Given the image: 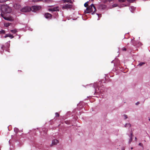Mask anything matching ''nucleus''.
I'll use <instances>...</instances> for the list:
<instances>
[{
    "instance_id": "nucleus-1",
    "label": "nucleus",
    "mask_w": 150,
    "mask_h": 150,
    "mask_svg": "<svg viewBox=\"0 0 150 150\" xmlns=\"http://www.w3.org/2000/svg\"><path fill=\"white\" fill-rule=\"evenodd\" d=\"M101 83V82H99L98 83L97 82L93 84H91L89 85L92 86L95 89V93H102L103 91L102 89H100V86Z\"/></svg>"
},
{
    "instance_id": "nucleus-2",
    "label": "nucleus",
    "mask_w": 150,
    "mask_h": 150,
    "mask_svg": "<svg viewBox=\"0 0 150 150\" xmlns=\"http://www.w3.org/2000/svg\"><path fill=\"white\" fill-rule=\"evenodd\" d=\"M1 10L2 13H9L11 11L10 7L7 6H3L1 7Z\"/></svg>"
},
{
    "instance_id": "nucleus-3",
    "label": "nucleus",
    "mask_w": 150,
    "mask_h": 150,
    "mask_svg": "<svg viewBox=\"0 0 150 150\" xmlns=\"http://www.w3.org/2000/svg\"><path fill=\"white\" fill-rule=\"evenodd\" d=\"M31 10L30 7L28 6H25L21 9V11L24 12H26L30 11Z\"/></svg>"
},
{
    "instance_id": "nucleus-4",
    "label": "nucleus",
    "mask_w": 150,
    "mask_h": 150,
    "mask_svg": "<svg viewBox=\"0 0 150 150\" xmlns=\"http://www.w3.org/2000/svg\"><path fill=\"white\" fill-rule=\"evenodd\" d=\"M41 8L40 6H32L31 7V10L33 11H35L37 10H39Z\"/></svg>"
},
{
    "instance_id": "nucleus-5",
    "label": "nucleus",
    "mask_w": 150,
    "mask_h": 150,
    "mask_svg": "<svg viewBox=\"0 0 150 150\" xmlns=\"http://www.w3.org/2000/svg\"><path fill=\"white\" fill-rule=\"evenodd\" d=\"M72 7V5L71 4H66L64 5L62 8L64 9H68L71 8Z\"/></svg>"
},
{
    "instance_id": "nucleus-6",
    "label": "nucleus",
    "mask_w": 150,
    "mask_h": 150,
    "mask_svg": "<svg viewBox=\"0 0 150 150\" xmlns=\"http://www.w3.org/2000/svg\"><path fill=\"white\" fill-rule=\"evenodd\" d=\"M13 7L15 9L17 10L21 9V6L18 3L14 4Z\"/></svg>"
},
{
    "instance_id": "nucleus-7",
    "label": "nucleus",
    "mask_w": 150,
    "mask_h": 150,
    "mask_svg": "<svg viewBox=\"0 0 150 150\" xmlns=\"http://www.w3.org/2000/svg\"><path fill=\"white\" fill-rule=\"evenodd\" d=\"M44 16L46 18L50 19L51 18L52 15L49 13H47L44 14Z\"/></svg>"
},
{
    "instance_id": "nucleus-8",
    "label": "nucleus",
    "mask_w": 150,
    "mask_h": 150,
    "mask_svg": "<svg viewBox=\"0 0 150 150\" xmlns=\"http://www.w3.org/2000/svg\"><path fill=\"white\" fill-rule=\"evenodd\" d=\"M88 8H89V11H84V13H90L92 12L93 11V9H92V6H91V5L90 6L88 7Z\"/></svg>"
},
{
    "instance_id": "nucleus-9",
    "label": "nucleus",
    "mask_w": 150,
    "mask_h": 150,
    "mask_svg": "<svg viewBox=\"0 0 150 150\" xmlns=\"http://www.w3.org/2000/svg\"><path fill=\"white\" fill-rule=\"evenodd\" d=\"M59 142V141L57 139L53 140L52 141V145H55Z\"/></svg>"
},
{
    "instance_id": "nucleus-10",
    "label": "nucleus",
    "mask_w": 150,
    "mask_h": 150,
    "mask_svg": "<svg viewBox=\"0 0 150 150\" xmlns=\"http://www.w3.org/2000/svg\"><path fill=\"white\" fill-rule=\"evenodd\" d=\"M63 1L64 3H72L73 0H63Z\"/></svg>"
},
{
    "instance_id": "nucleus-11",
    "label": "nucleus",
    "mask_w": 150,
    "mask_h": 150,
    "mask_svg": "<svg viewBox=\"0 0 150 150\" xmlns=\"http://www.w3.org/2000/svg\"><path fill=\"white\" fill-rule=\"evenodd\" d=\"M8 37H9L11 39H12L14 37V36L10 34H6L4 36V37L5 38H6Z\"/></svg>"
},
{
    "instance_id": "nucleus-12",
    "label": "nucleus",
    "mask_w": 150,
    "mask_h": 150,
    "mask_svg": "<svg viewBox=\"0 0 150 150\" xmlns=\"http://www.w3.org/2000/svg\"><path fill=\"white\" fill-rule=\"evenodd\" d=\"M100 8L101 9H102L104 10L106 8V6L105 5L101 4L100 5Z\"/></svg>"
},
{
    "instance_id": "nucleus-13",
    "label": "nucleus",
    "mask_w": 150,
    "mask_h": 150,
    "mask_svg": "<svg viewBox=\"0 0 150 150\" xmlns=\"http://www.w3.org/2000/svg\"><path fill=\"white\" fill-rule=\"evenodd\" d=\"M129 9L131 12L133 13V11L135 10V8L133 6H131L130 7Z\"/></svg>"
},
{
    "instance_id": "nucleus-14",
    "label": "nucleus",
    "mask_w": 150,
    "mask_h": 150,
    "mask_svg": "<svg viewBox=\"0 0 150 150\" xmlns=\"http://www.w3.org/2000/svg\"><path fill=\"white\" fill-rule=\"evenodd\" d=\"M1 16L3 17L4 19L7 20H9V18H8L7 17L5 16H4V15L2 13H1Z\"/></svg>"
},
{
    "instance_id": "nucleus-15",
    "label": "nucleus",
    "mask_w": 150,
    "mask_h": 150,
    "mask_svg": "<svg viewBox=\"0 0 150 150\" xmlns=\"http://www.w3.org/2000/svg\"><path fill=\"white\" fill-rule=\"evenodd\" d=\"M133 135V134L132 133H131L130 135L129 136L130 139L129 140V143H130L131 142L132 140V136Z\"/></svg>"
},
{
    "instance_id": "nucleus-16",
    "label": "nucleus",
    "mask_w": 150,
    "mask_h": 150,
    "mask_svg": "<svg viewBox=\"0 0 150 150\" xmlns=\"http://www.w3.org/2000/svg\"><path fill=\"white\" fill-rule=\"evenodd\" d=\"M131 125L130 123H126L125 125V127H128L129 128L131 127Z\"/></svg>"
},
{
    "instance_id": "nucleus-17",
    "label": "nucleus",
    "mask_w": 150,
    "mask_h": 150,
    "mask_svg": "<svg viewBox=\"0 0 150 150\" xmlns=\"http://www.w3.org/2000/svg\"><path fill=\"white\" fill-rule=\"evenodd\" d=\"M117 6H118V5L117 4H114L112 5L110 7V8H114V7H117Z\"/></svg>"
},
{
    "instance_id": "nucleus-18",
    "label": "nucleus",
    "mask_w": 150,
    "mask_h": 150,
    "mask_svg": "<svg viewBox=\"0 0 150 150\" xmlns=\"http://www.w3.org/2000/svg\"><path fill=\"white\" fill-rule=\"evenodd\" d=\"M10 31L13 33H15L18 31L16 29L11 30Z\"/></svg>"
},
{
    "instance_id": "nucleus-19",
    "label": "nucleus",
    "mask_w": 150,
    "mask_h": 150,
    "mask_svg": "<svg viewBox=\"0 0 150 150\" xmlns=\"http://www.w3.org/2000/svg\"><path fill=\"white\" fill-rule=\"evenodd\" d=\"M19 131L18 129L16 127H15L14 128V131L16 133V134H17Z\"/></svg>"
},
{
    "instance_id": "nucleus-20",
    "label": "nucleus",
    "mask_w": 150,
    "mask_h": 150,
    "mask_svg": "<svg viewBox=\"0 0 150 150\" xmlns=\"http://www.w3.org/2000/svg\"><path fill=\"white\" fill-rule=\"evenodd\" d=\"M10 42V41H9V42H7L6 43V46L7 48H8L10 46V45L9 44Z\"/></svg>"
},
{
    "instance_id": "nucleus-21",
    "label": "nucleus",
    "mask_w": 150,
    "mask_h": 150,
    "mask_svg": "<svg viewBox=\"0 0 150 150\" xmlns=\"http://www.w3.org/2000/svg\"><path fill=\"white\" fill-rule=\"evenodd\" d=\"M145 64V63L144 62H140L139 64L138 65V66H142L143 64Z\"/></svg>"
},
{
    "instance_id": "nucleus-22",
    "label": "nucleus",
    "mask_w": 150,
    "mask_h": 150,
    "mask_svg": "<svg viewBox=\"0 0 150 150\" xmlns=\"http://www.w3.org/2000/svg\"><path fill=\"white\" fill-rule=\"evenodd\" d=\"M56 9V8H53L51 9L50 10L52 11H54L57 10Z\"/></svg>"
},
{
    "instance_id": "nucleus-23",
    "label": "nucleus",
    "mask_w": 150,
    "mask_h": 150,
    "mask_svg": "<svg viewBox=\"0 0 150 150\" xmlns=\"http://www.w3.org/2000/svg\"><path fill=\"white\" fill-rule=\"evenodd\" d=\"M5 33V31L3 30H1L0 31V34H4Z\"/></svg>"
},
{
    "instance_id": "nucleus-24",
    "label": "nucleus",
    "mask_w": 150,
    "mask_h": 150,
    "mask_svg": "<svg viewBox=\"0 0 150 150\" xmlns=\"http://www.w3.org/2000/svg\"><path fill=\"white\" fill-rule=\"evenodd\" d=\"M10 23H5L4 24V26L6 27H8L10 25Z\"/></svg>"
},
{
    "instance_id": "nucleus-25",
    "label": "nucleus",
    "mask_w": 150,
    "mask_h": 150,
    "mask_svg": "<svg viewBox=\"0 0 150 150\" xmlns=\"http://www.w3.org/2000/svg\"><path fill=\"white\" fill-rule=\"evenodd\" d=\"M139 145L142 147V149H144V146H143V145L142 143H140L139 144Z\"/></svg>"
},
{
    "instance_id": "nucleus-26",
    "label": "nucleus",
    "mask_w": 150,
    "mask_h": 150,
    "mask_svg": "<svg viewBox=\"0 0 150 150\" xmlns=\"http://www.w3.org/2000/svg\"><path fill=\"white\" fill-rule=\"evenodd\" d=\"M8 0H0V3H4Z\"/></svg>"
},
{
    "instance_id": "nucleus-27",
    "label": "nucleus",
    "mask_w": 150,
    "mask_h": 150,
    "mask_svg": "<svg viewBox=\"0 0 150 150\" xmlns=\"http://www.w3.org/2000/svg\"><path fill=\"white\" fill-rule=\"evenodd\" d=\"M96 14L98 15V20H99V18H100L101 17V14H98V13H96Z\"/></svg>"
},
{
    "instance_id": "nucleus-28",
    "label": "nucleus",
    "mask_w": 150,
    "mask_h": 150,
    "mask_svg": "<svg viewBox=\"0 0 150 150\" xmlns=\"http://www.w3.org/2000/svg\"><path fill=\"white\" fill-rule=\"evenodd\" d=\"M88 2V1H87V2H86V3H85V4H84V6L86 7L88 6V4H87V3Z\"/></svg>"
},
{
    "instance_id": "nucleus-29",
    "label": "nucleus",
    "mask_w": 150,
    "mask_h": 150,
    "mask_svg": "<svg viewBox=\"0 0 150 150\" xmlns=\"http://www.w3.org/2000/svg\"><path fill=\"white\" fill-rule=\"evenodd\" d=\"M91 6H92V7H93V8L95 9L94 12L96 11V7H95V6H94V4H91Z\"/></svg>"
},
{
    "instance_id": "nucleus-30",
    "label": "nucleus",
    "mask_w": 150,
    "mask_h": 150,
    "mask_svg": "<svg viewBox=\"0 0 150 150\" xmlns=\"http://www.w3.org/2000/svg\"><path fill=\"white\" fill-rule=\"evenodd\" d=\"M55 116L56 117H58L59 116V114L58 112H56L55 113Z\"/></svg>"
},
{
    "instance_id": "nucleus-31",
    "label": "nucleus",
    "mask_w": 150,
    "mask_h": 150,
    "mask_svg": "<svg viewBox=\"0 0 150 150\" xmlns=\"http://www.w3.org/2000/svg\"><path fill=\"white\" fill-rule=\"evenodd\" d=\"M127 0H118V1L120 2H122L125 1Z\"/></svg>"
},
{
    "instance_id": "nucleus-32",
    "label": "nucleus",
    "mask_w": 150,
    "mask_h": 150,
    "mask_svg": "<svg viewBox=\"0 0 150 150\" xmlns=\"http://www.w3.org/2000/svg\"><path fill=\"white\" fill-rule=\"evenodd\" d=\"M43 132H44V133H46V132H47V130H45V129H42Z\"/></svg>"
},
{
    "instance_id": "nucleus-33",
    "label": "nucleus",
    "mask_w": 150,
    "mask_h": 150,
    "mask_svg": "<svg viewBox=\"0 0 150 150\" xmlns=\"http://www.w3.org/2000/svg\"><path fill=\"white\" fill-rule=\"evenodd\" d=\"M126 6H127L126 5H125L124 4H123L122 5H121L120 6H119V7L120 8H121V7H122Z\"/></svg>"
},
{
    "instance_id": "nucleus-34",
    "label": "nucleus",
    "mask_w": 150,
    "mask_h": 150,
    "mask_svg": "<svg viewBox=\"0 0 150 150\" xmlns=\"http://www.w3.org/2000/svg\"><path fill=\"white\" fill-rule=\"evenodd\" d=\"M124 117H125V119H126L127 118V115H124Z\"/></svg>"
},
{
    "instance_id": "nucleus-35",
    "label": "nucleus",
    "mask_w": 150,
    "mask_h": 150,
    "mask_svg": "<svg viewBox=\"0 0 150 150\" xmlns=\"http://www.w3.org/2000/svg\"><path fill=\"white\" fill-rule=\"evenodd\" d=\"M4 46H2L1 47V49H2V51L3 52L4 51V50H3V48H4ZM1 52L2 53V51H1Z\"/></svg>"
},
{
    "instance_id": "nucleus-36",
    "label": "nucleus",
    "mask_w": 150,
    "mask_h": 150,
    "mask_svg": "<svg viewBox=\"0 0 150 150\" xmlns=\"http://www.w3.org/2000/svg\"><path fill=\"white\" fill-rule=\"evenodd\" d=\"M33 0V1L35 2L41 1L42 0Z\"/></svg>"
},
{
    "instance_id": "nucleus-37",
    "label": "nucleus",
    "mask_w": 150,
    "mask_h": 150,
    "mask_svg": "<svg viewBox=\"0 0 150 150\" xmlns=\"http://www.w3.org/2000/svg\"><path fill=\"white\" fill-rule=\"evenodd\" d=\"M128 1H129L130 2H133L134 1V0H127Z\"/></svg>"
},
{
    "instance_id": "nucleus-38",
    "label": "nucleus",
    "mask_w": 150,
    "mask_h": 150,
    "mask_svg": "<svg viewBox=\"0 0 150 150\" xmlns=\"http://www.w3.org/2000/svg\"><path fill=\"white\" fill-rule=\"evenodd\" d=\"M126 49L125 48H123L122 49L123 51H126Z\"/></svg>"
},
{
    "instance_id": "nucleus-39",
    "label": "nucleus",
    "mask_w": 150,
    "mask_h": 150,
    "mask_svg": "<svg viewBox=\"0 0 150 150\" xmlns=\"http://www.w3.org/2000/svg\"><path fill=\"white\" fill-rule=\"evenodd\" d=\"M89 8H88V7L87 8H86V11H89Z\"/></svg>"
},
{
    "instance_id": "nucleus-40",
    "label": "nucleus",
    "mask_w": 150,
    "mask_h": 150,
    "mask_svg": "<svg viewBox=\"0 0 150 150\" xmlns=\"http://www.w3.org/2000/svg\"><path fill=\"white\" fill-rule=\"evenodd\" d=\"M139 102H137L136 103V105H137L138 104H139Z\"/></svg>"
},
{
    "instance_id": "nucleus-41",
    "label": "nucleus",
    "mask_w": 150,
    "mask_h": 150,
    "mask_svg": "<svg viewBox=\"0 0 150 150\" xmlns=\"http://www.w3.org/2000/svg\"><path fill=\"white\" fill-rule=\"evenodd\" d=\"M29 30H31V31H32V28H29L28 29Z\"/></svg>"
},
{
    "instance_id": "nucleus-42",
    "label": "nucleus",
    "mask_w": 150,
    "mask_h": 150,
    "mask_svg": "<svg viewBox=\"0 0 150 150\" xmlns=\"http://www.w3.org/2000/svg\"><path fill=\"white\" fill-rule=\"evenodd\" d=\"M132 44L134 46H135V44H134L133 42H132Z\"/></svg>"
},
{
    "instance_id": "nucleus-43",
    "label": "nucleus",
    "mask_w": 150,
    "mask_h": 150,
    "mask_svg": "<svg viewBox=\"0 0 150 150\" xmlns=\"http://www.w3.org/2000/svg\"><path fill=\"white\" fill-rule=\"evenodd\" d=\"M112 0H108V1L110 2Z\"/></svg>"
},
{
    "instance_id": "nucleus-44",
    "label": "nucleus",
    "mask_w": 150,
    "mask_h": 150,
    "mask_svg": "<svg viewBox=\"0 0 150 150\" xmlns=\"http://www.w3.org/2000/svg\"><path fill=\"white\" fill-rule=\"evenodd\" d=\"M94 12H93L91 14H92V15H93V14H94Z\"/></svg>"
},
{
    "instance_id": "nucleus-45",
    "label": "nucleus",
    "mask_w": 150,
    "mask_h": 150,
    "mask_svg": "<svg viewBox=\"0 0 150 150\" xmlns=\"http://www.w3.org/2000/svg\"><path fill=\"white\" fill-rule=\"evenodd\" d=\"M122 150H124V148H122Z\"/></svg>"
},
{
    "instance_id": "nucleus-46",
    "label": "nucleus",
    "mask_w": 150,
    "mask_h": 150,
    "mask_svg": "<svg viewBox=\"0 0 150 150\" xmlns=\"http://www.w3.org/2000/svg\"><path fill=\"white\" fill-rule=\"evenodd\" d=\"M8 142H9V144H10V140H9Z\"/></svg>"
},
{
    "instance_id": "nucleus-47",
    "label": "nucleus",
    "mask_w": 150,
    "mask_h": 150,
    "mask_svg": "<svg viewBox=\"0 0 150 150\" xmlns=\"http://www.w3.org/2000/svg\"><path fill=\"white\" fill-rule=\"evenodd\" d=\"M133 149V148L132 147H131V149Z\"/></svg>"
},
{
    "instance_id": "nucleus-48",
    "label": "nucleus",
    "mask_w": 150,
    "mask_h": 150,
    "mask_svg": "<svg viewBox=\"0 0 150 150\" xmlns=\"http://www.w3.org/2000/svg\"><path fill=\"white\" fill-rule=\"evenodd\" d=\"M135 140H137V138H136V137H135Z\"/></svg>"
},
{
    "instance_id": "nucleus-49",
    "label": "nucleus",
    "mask_w": 150,
    "mask_h": 150,
    "mask_svg": "<svg viewBox=\"0 0 150 150\" xmlns=\"http://www.w3.org/2000/svg\"><path fill=\"white\" fill-rule=\"evenodd\" d=\"M149 121H150V118H149Z\"/></svg>"
},
{
    "instance_id": "nucleus-50",
    "label": "nucleus",
    "mask_w": 150,
    "mask_h": 150,
    "mask_svg": "<svg viewBox=\"0 0 150 150\" xmlns=\"http://www.w3.org/2000/svg\"><path fill=\"white\" fill-rule=\"evenodd\" d=\"M20 38V36H19V38Z\"/></svg>"
},
{
    "instance_id": "nucleus-51",
    "label": "nucleus",
    "mask_w": 150,
    "mask_h": 150,
    "mask_svg": "<svg viewBox=\"0 0 150 150\" xmlns=\"http://www.w3.org/2000/svg\"><path fill=\"white\" fill-rule=\"evenodd\" d=\"M113 61H112L111 62V63H112V62H113Z\"/></svg>"
},
{
    "instance_id": "nucleus-52",
    "label": "nucleus",
    "mask_w": 150,
    "mask_h": 150,
    "mask_svg": "<svg viewBox=\"0 0 150 150\" xmlns=\"http://www.w3.org/2000/svg\"><path fill=\"white\" fill-rule=\"evenodd\" d=\"M131 41H132V40H131Z\"/></svg>"
},
{
    "instance_id": "nucleus-53",
    "label": "nucleus",
    "mask_w": 150,
    "mask_h": 150,
    "mask_svg": "<svg viewBox=\"0 0 150 150\" xmlns=\"http://www.w3.org/2000/svg\"><path fill=\"white\" fill-rule=\"evenodd\" d=\"M146 142V141L145 140H144V142Z\"/></svg>"
}]
</instances>
